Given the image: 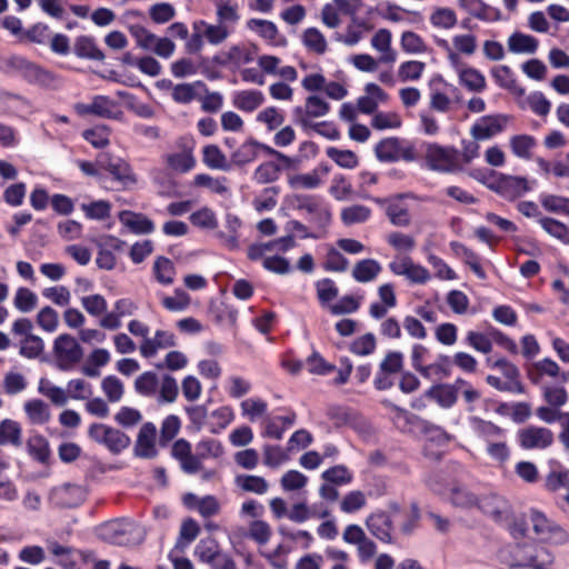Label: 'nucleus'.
<instances>
[{
  "label": "nucleus",
  "mask_w": 569,
  "mask_h": 569,
  "mask_svg": "<svg viewBox=\"0 0 569 569\" xmlns=\"http://www.w3.org/2000/svg\"><path fill=\"white\" fill-rule=\"evenodd\" d=\"M490 72L499 87L510 90L517 94H522L525 92V90L517 84L513 72L509 67L502 64L496 66Z\"/></svg>",
  "instance_id": "nucleus-45"
},
{
  "label": "nucleus",
  "mask_w": 569,
  "mask_h": 569,
  "mask_svg": "<svg viewBox=\"0 0 569 569\" xmlns=\"http://www.w3.org/2000/svg\"><path fill=\"white\" fill-rule=\"evenodd\" d=\"M399 140L388 138L381 140L375 148L376 156L380 161L392 162L398 160Z\"/></svg>",
  "instance_id": "nucleus-64"
},
{
  "label": "nucleus",
  "mask_w": 569,
  "mask_h": 569,
  "mask_svg": "<svg viewBox=\"0 0 569 569\" xmlns=\"http://www.w3.org/2000/svg\"><path fill=\"white\" fill-rule=\"evenodd\" d=\"M174 346V337L168 331L159 330L153 338H146L140 345V351L143 355H152L164 351Z\"/></svg>",
  "instance_id": "nucleus-36"
},
{
  "label": "nucleus",
  "mask_w": 569,
  "mask_h": 569,
  "mask_svg": "<svg viewBox=\"0 0 569 569\" xmlns=\"http://www.w3.org/2000/svg\"><path fill=\"white\" fill-rule=\"evenodd\" d=\"M330 111V104L318 94L306 98L303 106L293 109V118L302 128H316L318 119L326 117Z\"/></svg>",
  "instance_id": "nucleus-5"
},
{
  "label": "nucleus",
  "mask_w": 569,
  "mask_h": 569,
  "mask_svg": "<svg viewBox=\"0 0 569 569\" xmlns=\"http://www.w3.org/2000/svg\"><path fill=\"white\" fill-rule=\"evenodd\" d=\"M264 102V96L259 90L248 89L238 91L232 99L233 106L244 112L257 110Z\"/></svg>",
  "instance_id": "nucleus-33"
},
{
  "label": "nucleus",
  "mask_w": 569,
  "mask_h": 569,
  "mask_svg": "<svg viewBox=\"0 0 569 569\" xmlns=\"http://www.w3.org/2000/svg\"><path fill=\"white\" fill-rule=\"evenodd\" d=\"M429 22L436 30H450L457 24L458 18L451 8L435 7L430 12Z\"/></svg>",
  "instance_id": "nucleus-39"
},
{
  "label": "nucleus",
  "mask_w": 569,
  "mask_h": 569,
  "mask_svg": "<svg viewBox=\"0 0 569 569\" xmlns=\"http://www.w3.org/2000/svg\"><path fill=\"white\" fill-rule=\"evenodd\" d=\"M286 120L283 110L276 106H269L260 110L256 116V122L268 132L278 130Z\"/></svg>",
  "instance_id": "nucleus-32"
},
{
  "label": "nucleus",
  "mask_w": 569,
  "mask_h": 569,
  "mask_svg": "<svg viewBox=\"0 0 569 569\" xmlns=\"http://www.w3.org/2000/svg\"><path fill=\"white\" fill-rule=\"evenodd\" d=\"M257 52L256 46L238 43L230 46L224 52H222V59L219 60L221 64H234L241 66L250 63L254 60Z\"/></svg>",
  "instance_id": "nucleus-25"
},
{
  "label": "nucleus",
  "mask_w": 569,
  "mask_h": 569,
  "mask_svg": "<svg viewBox=\"0 0 569 569\" xmlns=\"http://www.w3.org/2000/svg\"><path fill=\"white\" fill-rule=\"evenodd\" d=\"M120 223L136 234H148L154 230L153 222L142 213L123 210L119 212Z\"/></svg>",
  "instance_id": "nucleus-24"
},
{
  "label": "nucleus",
  "mask_w": 569,
  "mask_h": 569,
  "mask_svg": "<svg viewBox=\"0 0 569 569\" xmlns=\"http://www.w3.org/2000/svg\"><path fill=\"white\" fill-rule=\"evenodd\" d=\"M166 163L169 169L176 172H188L196 164V159L190 149L180 152H173L166 156Z\"/></svg>",
  "instance_id": "nucleus-44"
},
{
  "label": "nucleus",
  "mask_w": 569,
  "mask_h": 569,
  "mask_svg": "<svg viewBox=\"0 0 569 569\" xmlns=\"http://www.w3.org/2000/svg\"><path fill=\"white\" fill-rule=\"evenodd\" d=\"M302 42L309 51L316 54H323L328 48L325 36L317 28L306 29L302 33Z\"/></svg>",
  "instance_id": "nucleus-49"
},
{
  "label": "nucleus",
  "mask_w": 569,
  "mask_h": 569,
  "mask_svg": "<svg viewBox=\"0 0 569 569\" xmlns=\"http://www.w3.org/2000/svg\"><path fill=\"white\" fill-rule=\"evenodd\" d=\"M531 189L529 181L523 177L501 176L497 181V191L503 197L516 199Z\"/></svg>",
  "instance_id": "nucleus-27"
},
{
  "label": "nucleus",
  "mask_w": 569,
  "mask_h": 569,
  "mask_svg": "<svg viewBox=\"0 0 569 569\" xmlns=\"http://www.w3.org/2000/svg\"><path fill=\"white\" fill-rule=\"evenodd\" d=\"M558 372V365L549 358H543L528 368V376L535 383H538L540 378L545 375L556 377Z\"/></svg>",
  "instance_id": "nucleus-59"
},
{
  "label": "nucleus",
  "mask_w": 569,
  "mask_h": 569,
  "mask_svg": "<svg viewBox=\"0 0 569 569\" xmlns=\"http://www.w3.org/2000/svg\"><path fill=\"white\" fill-rule=\"evenodd\" d=\"M107 170L116 180H118L124 187H131L137 182V178L132 172L130 166L122 160L110 162L107 166Z\"/></svg>",
  "instance_id": "nucleus-51"
},
{
  "label": "nucleus",
  "mask_w": 569,
  "mask_h": 569,
  "mask_svg": "<svg viewBox=\"0 0 569 569\" xmlns=\"http://www.w3.org/2000/svg\"><path fill=\"white\" fill-rule=\"evenodd\" d=\"M445 479L441 473H432L426 480L427 486L437 495L449 497L455 507L462 509L477 508L480 498L469 488L460 485H452L449 489L443 483Z\"/></svg>",
  "instance_id": "nucleus-4"
},
{
  "label": "nucleus",
  "mask_w": 569,
  "mask_h": 569,
  "mask_svg": "<svg viewBox=\"0 0 569 569\" xmlns=\"http://www.w3.org/2000/svg\"><path fill=\"white\" fill-rule=\"evenodd\" d=\"M488 365L502 375V377L498 375L487 376V382L499 390L508 389L510 382L518 376L517 368L507 358H488Z\"/></svg>",
  "instance_id": "nucleus-17"
},
{
  "label": "nucleus",
  "mask_w": 569,
  "mask_h": 569,
  "mask_svg": "<svg viewBox=\"0 0 569 569\" xmlns=\"http://www.w3.org/2000/svg\"><path fill=\"white\" fill-rule=\"evenodd\" d=\"M509 121L510 117L502 113L481 117L471 126L470 134L477 141L489 140L501 133Z\"/></svg>",
  "instance_id": "nucleus-13"
},
{
  "label": "nucleus",
  "mask_w": 569,
  "mask_h": 569,
  "mask_svg": "<svg viewBox=\"0 0 569 569\" xmlns=\"http://www.w3.org/2000/svg\"><path fill=\"white\" fill-rule=\"evenodd\" d=\"M91 102L96 116L113 119H120L122 117V112L116 110V102L106 96H96Z\"/></svg>",
  "instance_id": "nucleus-57"
},
{
  "label": "nucleus",
  "mask_w": 569,
  "mask_h": 569,
  "mask_svg": "<svg viewBox=\"0 0 569 569\" xmlns=\"http://www.w3.org/2000/svg\"><path fill=\"white\" fill-rule=\"evenodd\" d=\"M371 47L380 53L381 63L392 64L397 60V52L392 49V34L388 29L381 28L371 38Z\"/></svg>",
  "instance_id": "nucleus-22"
},
{
  "label": "nucleus",
  "mask_w": 569,
  "mask_h": 569,
  "mask_svg": "<svg viewBox=\"0 0 569 569\" xmlns=\"http://www.w3.org/2000/svg\"><path fill=\"white\" fill-rule=\"evenodd\" d=\"M193 30L202 31L206 41L211 46L223 43L231 34L229 27L219 21L217 23H209L204 20L196 21L193 23Z\"/></svg>",
  "instance_id": "nucleus-28"
},
{
  "label": "nucleus",
  "mask_w": 569,
  "mask_h": 569,
  "mask_svg": "<svg viewBox=\"0 0 569 569\" xmlns=\"http://www.w3.org/2000/svg\"><path fill=\"white\" fill-rule=\"evenodd\" d=\"M321 478L329 483L336 485V486H345L349 485L352 479L353 475L352 472L343 465H337L335 467H331L327 470H325L321 475Z\"/></svg>",
  "instance_id": "nucleus-58"
},
{
  "label": "nucleus",
  "mask_w": 569,
  "mask_h": 569,
  "mask_svg": "<svg viewBox=\"0 0 569 569\" xmlns=\"http://www.w3.org/2000/svg\"><path fill=\"white\" fill-rule=\"evenodd\" d=\"M389 269L397 276L405 277L411 283L423 284L431 279L427 268L416 263L410 257L396 258L389 263Z\"/></svg>",
  "instance_id": "nucleus-14"
},
{
  "label": "nucleus",
  "mask_w": 569,
  "mask_h": 569,
  "mask_svg": "<svg viewBox=\"0 0 569 569\" xmlns=\"http://www.w3.org/2000/svg\"><path fill=\"white\" fill-rule=\"evenodd\" d=\"M257 64L263 76L279 77L288 82H293L298 78V72L292 66H282L281 59L272 54L259 56L257 58Z\"/></svg>",
  "instance_id": "nucleus-18"
},
{
  "label": "nucleus",
  "mask_w": 569,
  "mask_h": 569,
  "mask_svg": "<svg viewBox=\"0 0 569 569\" xmlns=\"http://www.w3.org/2000/svg\"><path fill=\"white\" fill-rule=\"evenodd\" d=\"M89 437L104 446L112 453H120L130 445V438L119 429L104 423H92L88 430Z\"/></svg>",
  "instance_id": "nucleus-6"
},
{
  "label": "nucleus",
  "mask_w": 569,
  "mask_h": 569,
  "mask_svg": "<svg viewBox=\"0 0 569 569\" xmlns=\"http://www.w3.org/2000/svg\"><path fill=\"white\" fill-rule=\"evenodd\" d=\"M381 271V264L373 259H365L357 262L352 270L353 278L359 282L375 280Z\"/></svg>",
  "instance_id": "nucleus-48"
},
{
  "label": "nucleus",
  "mask_w": 569,
  "mask_h": 569,
  "mask_svg": "<svg viewBox=\"0 0 569 569\" xmlns=\"http://www.w3.org/2000/svg\"><path fill=\"white\" fill-rule=\"evenodd\" d=\"M540 204L550 213L569 214V198L567 197L543 193L540 196Z\"/></svg>",
  "instance_id": "nucleus-50"
},
{
  "label": "nucleus",
  "mask_w": 569,
  "mask_h": 569,
  "mask_svg": "<svg viewBox=\"0 0 569 569\" xmlns=\"http://www.w3.org/2000/svg\"><path fill=\"white\" fill-rule=\"evenodd\" d=\"M0 70L6 73H19L29 82L46 88H52L57 83V78L53 73L20 56H11L0 60Z\"/></svg>",
  "instance_id": "nucleus-3"
},
{
  "label": "nucleus",
  "mask_w": 569,
  "mask_h": 569,
  "mask_svg": "<svg viewBox=\"0 0 569 569\" xmlns=\"http://www.w3.org/2000/svg\"><path fill=\"white\" fill-rule=\"evenodd\" d=\"M397 419H403L408 423H415L419 429L425 432L427 440L436 442L438 445L446 443L448 441V435L440 427L428 423L427 421L420 420L418 417L409 412H398Z\"/></svg>",
  "instance_id": "nucleus-30"
},
{
  "label": "nucleus",
  "mask_w": 569,
  "mask_h": 569,
  "mask_svg": "<svg viewBox=\"0 0 569 569\" xmlns=\"http://www.w3.org/2000/svg\"><path fill=\"white\" fill-rule=\"evenodd\" d=\"M136 391L144 397H156L159 403L176 401L179 388L174 378L163 373L161 376L147 371L134 381Z\"/></svg>",
  "instance_id": "nucleus-1"
},
{
  "label": "nucleus",
  "mask_w": 569,
  "mask_h": 569,
  "mask_svg": "<svg viewBox=\"0 0 569 569\" xmlns=\"http://www.w3.org/2000/svg\"><path fill=\"white\" fill-rule=\"evenodd\" d=\"M157 428L152 422H146L140 428L134 447L136 455L141 458H153L156 448Z\"/></svg>",
  "instance_id": "nucleus-20"
},
{
  "label": "nucleus",
  "mask_w": 569,
  "mask_h": 569,
  "mask_svg": "<svg viewBox=\"0 0 569 569\" xmlns=\"http://www.w3.org/2000/svg\"><path fill=\"white\" fill-rule=\"evenodd\" d=\"M459 395V385L438 386L429 390L428 396L431 397L442 408H450L457 401Z\"/></svg>",
  "instance_id": "nucleus-46"
},
{
  "label": "nucleus",
  "mask_w": 569,
  "mask_h": 569,
  "mask_svg": "<svg viewBox=\"0 0 569 569\" xmlns=\"http://www.w3.org/2000/svg\"><path fill=\"white\" fill-rule=\"evenodd\" d=\"M126 242L114 236H103L98 242V256L96 262L99 268L112 270L117 264L113 251H122Z\"/></svg>",
  "instance_id": "nucleus-16"
},
{
  "label": "nucleus",
  "mask_w": 569,
  "mask_h": 569,
  "mask_svg": "<svg viewBox=\"0 0 569 569\" xmlns=\"http://www.w3.org/2000/svg\"><path fill=\"white\" fill-rule=\"evenodd\" d=\"M246 26L248 30L257 33L262 39L269 41L272 44L277 43L279 31L272 21L253 18L249 19Z\"/></svg>",
  "instance_id": "nucleus-47"
},
{
  "label": "nucleus",
  "mask_w": 569,
  "mask_h": 569,
  "mask_svg": "<svg viewBox=\"0 0 569 569\" xmlns=\"http://www.w3.org/2000/svg\"><path fill=\"white\" fill-rule=\"evenodd\" d=\"M371 24L363 20L355 19L349 23L343 33L336 36V40L347 46L357 44L367 32L371 30Z\"/></svg>",
  "instance_id": "nucleus-38"
},
{
  "label": "nucleus",
  "mask_w": 569,
  "mask_h": 569,
  "mask_svg": "<svg viewBox=\"0 0 569 569\" xmlns=\"http://www.w3.org/2000/svg\"><path fill=\"white\" fill-rule=\"evenodd\" d=\"M22 443V429L18 421L4 419L0 422V446L11 445L20 447Z\"/></svg>",
  "instance_id": "nucleus-41"
},
{
  "label": "nucleus",
  "mask_w": 569,
  "mask_h": 569,
  "mask_svg": "<svg viewBox=\"0 0 569 569\" xmlns=\"http://www.w3.org/2000/svg\"><path fill=\"white\" fill-rule=\"evenodd\" d=\"M538 40L530 34L513 32L507 40L508 50L516 54H532L538 49Z\"/></svg>",
  "instance_id": "nucleus-35"
},
{
  "label": "nucleus",
  "mask_w": 569,
  "mask_h": 569,
  "mask_svg": "<svg viewBox=\"0 0 569 569\" xmlns=\"http://www.w3.org/2000/svg\"><path fill=\"white\" fill-rule=\"evenodd\" d=\"M371 210L362 204H352L341 211V220L345 224L351 226L362 223L369 219Z\"/></svg>",
  "instance_id": "nucleus-62"
},
{
  "label": "nucleus",
  "mask_w": 569,
  "mask_h": 569,
  "mask_svg": "<svg viewBox=\"0 0 569 569\" xmlns=\"http://www.w3.org/2000/svg\"><path fill=\"white\" fill-rule=\"evenodd\" d=\"M425 160L427 167L433 171L452 172L458 169V151L452 147L430 143L426 149Z\"/></svg>",
  "instance_id": "nucleus-8"
},
{
  "label": "nucleus",
  "mask_w": 569,
  "mask_h": 569,
  "mask_svg": "<svg viewBox=\"0 0 569 569\" xmlns=\"http://www.w3.org/2000/svg\"><path fill=\"white\" fill-rule=\"evenodd\" d=\"M400 46L405 52L411 54H421L428 50L423 39L413 31H405L401 34Z\"/></svg>",
  "instance_id": "nucleus-60"
},
{
  "label": "nucleus",
  "mask_w": 569,
  "mask_h": 569,
  "mask_svg": "<svg viewBox=\"0 0 569 569\" xmlns=\"http://www.w3.org/2000/svg\"><path fill=\"white\" fill-rule=\"evenodd\" d=\"M281 367L288 372L296 375L301 368H306L308 372L320 376H335L333 380L337 383H345L351 372V365L342 361L340 368L326 361L325 358H306L300 361L297 358H283Z\"/></svg>",
  "instance_id": "nucleus-2"
},
{
  "label": "nucleus",
  "mask_w": 569,
  "mask_h": 569,
  "mask_svg": "<svg viewBox=\"0 0 569 569\" xmlns=\"http://www.w3.org/2000/svg\"><path fill=\"white\" fill-rule=\"evenodd\" d=\"M539 224L548 234L569 244V228L565 223L553 218L543 217L539 219Z\"/></svg>",
  "instance_id": "nucleus-55"
},
{
  "label": "nucleus",
  "mask_w": 569,
  "mask_h": 569,
  "mask_svg": "<svg viewBox=\"0 0 569 569\" xmlns=\"http://www.w3.org/2000/svg\"><path fill=\"white\" fill-rule=\"evenodd\" d=\"M477 508L496 521L506 520L510 513L508 501L498 495H488L480 498Z\"/></svg>",
  "instance_id": "nucleus-21"
},
{
  "label": "nucleus",
  "mask_w": 569,
  "mask_h": 569,
  "mask_svg": "<svg viewBox=\"0 0 569 569\" xmlns=\"http://www.w3.org/2000/svg\"><path fill=\"white\" fill-rule=\"evenodd\" d=\"M140 529L131 520L122 519L108 522L102 527V536L114 545H130L138 540Z\"/></svg>",
  "instance_id": "nucleus-11"
},
{
  "label": "nucleus",
  "mask_w": 569,
  "mask_h": 569,
  "mask_svg": "<svg viewBox=\"0 0 569 569\" xmlns=\"http://www.w3.org/2000/svg\"><path fill=\"white\" fill-rule=\"evenodd\" d=\"M327 169H313L307 173L288 172L287 183L293 190L316 189L322 183Z\"/></svg>",
  "instance_id": "nucleus-23"
},
{
  "label": "nucleus",
  "mask_w": 569,
  "mask_h": 569,
  "mask_svg": "<svg viewBox=\"0 0 569 569\" xmlns=\"http://www.w3.org/2000/svg\"><path fill=\"white\" fill-rule=\"evenodd\" d=\"M24 412L33 425H44L51 418L49 406L39 399H32L24 403Z\"/></svg>",
  "instance_id": "nucleus-43"
},
{
  "label": "nucleus",
  "mask_w": 569,
  "mask_h": 569,
  "mask_svg": "<svg viewBox=\"0 0 569 569\" xmlns=\"http://www.w3.org/2000/svg\"><path fill=\"white\" fill-rule=\"evenodd\" d=\"M241 220L239 217L232 213H228L224 220V227L228 232L220 231L218 232V238L221 240L222 244L229 250L239 249V234L238 231L241 228Z\"/></svg>",
  "instance_id": "nucleus-37"
},
{
  "label": "nucleus",
  "mask_w": 569,
  "mask_h": 569,
  "mask_svg": "<svg viewBox=\"0 0 569 569\" xmlns=\"http://www.w3.org/2000/svg\"><path fill=\"white\" fill-rule=\"evenodd\" d=\"M470 429L487 442L491 440L503 438V431L490 421L482 420L478 417H470L468 419Z\"/></svg>",
  "instance_id": "nucleus-40"
},
{
  "label": "nucleus",
  "mask_w": 569,
  "mask_h": 569,
  "mask_svg": "<svg viewBox=\"0 0 569 569\" xmlns=\"http://www.w3.org/2000/svg\"><path fill=\"white\" fill-rule=\"evenodd\" d=\"M553 432L545 427L527 426L518 430L517 442L526 450H543L553 443Z\"/></svg>",
  "instance_id": "nucleus-12"
},
{
  "label": "nucleus",
  "mask_w": 569,
  "mask_h": 569,
  "mask_svg": "<svg viewBox=\"0 0 569 569\" xmlns=\"http://www.w3.org/2000/svg\"><path fill=\"white\" fill-rule=\"evenodd\" d=\"M74 52L80 58L101 61L104 59L103 52L97 48L90 37H79L74 43Z\"/></svg>",
  "instance_id": "nucleus-53"
},
{
  "label": "nucleus",
  "mask_w": 569,
  "mask_h": 569,
  "mask_svg": "<svg viewBox=\"0 0 569 569\" xmlns=\"http://www.w3.org/2000/svg\"><path fill=\"white\" fill-rule=\"evenodd\" d=\"M290 204L307 214L316 223L323 226L330 221L331 213L329 209L323 206L321 200L311 194H293L289 199Z\"/></svg>",
  "instance_id": "nucleus-10"
},
{
  "label": "nucleus",
  "mask_w": 569,
  "mask_h": 569,
  "mask_svg": "<svg viewBox=\"0 0 569 569\" xmlns=\"http://www.w3.org/2000/svg\"><path fill=\"white\" fill-rule=\"evenodd\" d=\"M372 536L382 542L392 541V521L386 512H376L368 517L366 522Z\"/></svg>",
  "instance_id": "nucleus-29"
},
{
  "label": "nucleus",
  "mask_w": 569,
  "mask_h": 569,
  "mask_svg": "<svg viewBox=\"0 0 569 569\" xmlns=\"http://www.w3.org/2000/svg\"><path fill=\"white\" fill-rule=\"evenodd\" d=\"M216 16L219 22L236 24L240 20V7L234 0H214Z\"/></svg>",
  "instance_id": "nucleus-42"
},
{
  "label": "nucleus",
  "mask_w": 569,
  "mask_h": 569,
  "mask_svg": "<svg viewBox=\"0 0 569 569\" xmlns=\"http://www.w3.org/2000/svg\"><path fill=\"white\" fill-rule=\"evenodd\" d=\"M529 521L535 533L542 541L562 545L568 540L566 531L538 510H530Z\"/></svg>",
  "instance_id": "nucleus-9"
},
{
  "label": "nucleus",
  "mask_w": 569,
  "mask_h": 569,
  "mask_svg": "<svg viewBox=\"0 0 569 569\" xmlns=\"http://www.w3.org/2000/svg\"><path fill=\"white\" fill-rule=\"evenodd\" d=\"M194 556L199 561L210 566L211 569H236L232 558L221 551L218 542L212 538L201 539L194 548Z\"/></svg>",
  "instance_id": "nucleus-7"
},
{
  "label": "nucleus",
  "mask_w": 569,
  "mask_h": 569,
  "mask_svg": "<svg viewBox=\"0 0 569 569\" xmlns=\"http://www.w3.org/2000/svg\"><path fill=\"white\" fill-rule=\"evenodd\" d=\"M457 77L459 83L468 91L479 93L487 87L486 77L471 66L461 67L458 70Z\"/></svg>",
  "instance_id": "nucleus-31"
},
{
  "label": "nucleus",
  "mask_w": 569,
  "mask_h": 569,
  "mask_svg": "<svg viewBox=\"0 0 569 569\" xmlns=\"http://www.w3.org/2000/svg\"><path fill=\"white\" fill-rule=\"evenodd\" d=\"M569 487V470L557 466L551 469L546 478V488L550 491H558Z\"/></svg>",
  "instance_id": "nucleus-63"
},
{
  "label": "nucleus",
  "mask_w": 569,
  "mask_h": 569,
  "mask_svg": "<svg viewBox=\"0 0 569 569\" xmlns=\"http://www.w3.org/2000/svg\"><path fill=\"white\" fill-rule=\"evenodd\" d=\"M426 69V63L418 60H408L399 64L397 77L401 82L418 81Z\"/></svg>",
  "instance_id": "nucleus-52"
},
{
  "label": "nucleus",
  "mask_w": 569,
  "mask_h": 569,
  "mask_svg": "<svg viewBox=\"0 0 569 569\" xmlns=\"http://www.w3.org/2000/svg\"><path fill=\"white\" fill-rule=\"evenodd\" d=\"M52 498L61 507L73 508L84 501L86 492L80 486L67 483L56 488Z\"/></svg>",
  "instance_id": "nucleus-26"
},
{
  "label": "nucleus",
  "mask_w": 569,
  "mask_h": 569,
  "mask_svg": "<svg viewBox=\"0 0 569 569\" xmlns=\"http://www.w3.org/2000/svg\"><path fill=\"white\" fill-rule=\"evenodd\" d=\"M203 162L211 169L223 171L229 169L227 157L214 144H210L203 148Z\"/></svg>",
  "instance_id": "nucleus-61"
},
{
  "label": "nucleus",
  "mask_w": 569,
  "mask_h": 569,
  "mask_svg": "<svg viewBox=\"0 0 569 569\" xmlns=\"http://www.w3.org/2000/svg\"><path fill=\"white\" fill-rule=\"evenodd\" d=\"M28 451L36 460L46 462L50 456L48 440L39 435H31L27 442Z\"/></svg>",
  "instance_id": "nucleus-56"
},
{
  "label": "nucleus",
  "mask_w": 569,
  "mask_h": 569,
  "mask_svg": "<svg viewBox=\"0 0 569 569\" xmlns=\"http://www.w3.org/2000/svg\"><path fill=\"white\" fill-rule=\"evenodd\" d=\"M509 146L516 157L529 159L531 150L536 146V140L529 134H516L510 138Z\"/></svg>",
  "instance_id": "nucleus-54"
},
{
  "label": "nucleus",
  "mask_w": 569,
  "mask_h": 569,
  "mask_svg": "<svg viewBox=\"0 0 569 569\" xmlns=\"http://www.w3.org/2000/svg\"><path fill=\"white\" fill-rule=\"evenodd\" d=\"M401 367V358H385L375 379L376 387L380 390L390 388L393 385V376Z\"/></svg>",
  "instance_id": "nucleus-34"
},
{
  "label": "nucleus",
  "mask_w": 569,
  "mask_h": 569,
  "mask_svg": "<svg viewBox=\"0 0 569 569\" xmlns=\"http://www.w3.org/2000/svg\"><path fill=\"white\" fill-rule=\"evenodd\" d=\"M297 416L293 411L282 415L268 416L263 420L262 436L280 440L284 432L296 422Z\"/></svg>",
  "instance_id": "nucleus-19"
},
{
  "label": "nucleus",
  "mask_w": 569,
  "mask_h": 569,
  "mask_svg": "<svg viewBox=\"0 0 569 569\" xmlns=\"http://www.w3.org/2000/svg\"><path fill=\"white\" fill-rule=\"evenodd\" d=\"M409 194H397L382 201L386 214L396 227H408L411 223Z\"/></svg>",
  "instance_id": "nucleus-15"
}]
</instances>
